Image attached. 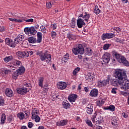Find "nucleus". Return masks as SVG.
Here are the masks:
<instances>
[{"instance_id":"f257e3e1","label":"nucleus","mask_w":129,"mask_h":129,"mask_svg":"<svg viewBox=\"0 0 129 129\" xmlns=\"http://www.w3.org/2000/svg\"><path fill=\"white\" fill-rule=\"evenodd\" d=\"M116 78L118 79L119 85H120L121 89L127 90L129 89V81L127 80L126 73L122 70H116L115 72Z\"/></svg>"},{"instance_id":"f03ea898","label":"nucleus","mask_w":129,"mask_h":129,"mask_svg":"<svg viewBox=\"0 0 129 129\" xmlns=\"http://www.w3.org/2000/svg\"><path fill=\"white\" fill-rule=\"evenodd\" d=\"M37 54L39 55L40 56L41 61L42 62H46L44 64V66L46 64H49V63L51 62V60H52V56H51V54H49L46 53H43V51L38 52Z\"/></svg>"},{"instance_id":"7ed1b4c3","label":"nucleus","mask_w":129,"mask_h":129,"mask_svg":"<svg viewBox=\"0 0 129 129\" xmlns=\"http://www.w3.org/2000/svg\"><path fill=\"white\" fill-rule=\"evenodd\" d=\"M112 54L115 56L116 60L119 62V63H122L124 65V66H128V61L125 58L124 56L118 54V53L116 52L115 51H113Z\"/></svg>"},{"instance_id":"20e7f679","label":"nucleus","mask_w":129,"mask_h":129,"mask_svg":"<svg viewBox=\"0 0 129 129\" xmlns=\"http://www.w3.org/2000/svg\"><path fill=\"white\" fill-rule=\"evenodd\" d=\"M72 52L74 55H83L84 54V47L82 44H77L75 47L73 48Z\"/></svg>"},{"instance_id":"39448f33","label":"nucleus","mask_w":129,"mask_h":129,"mask_svg":"<svg viewBox=\"0 0 129 129\" xmlns=\"http://www.w3.org/2000/svg\"><path fill=\"white\" fill-rule=\"evenodd\" d=\"M39 28L40 26L38 24L34 26L26 27L24 28V32L25 33H40V32H38Z\"/></svg>"},{"instance_id":"423d86ee","label":"nucleus","mask_w":129,"mask_h":129,"mask_svg":"<svg viewBox=\"0 0 129 129\" xmlns=\"http://www.w3.org/2000/svg\"><path fill=\"white\" fill-rule=\"evenodd\" d=\"M18 68L19 69L16 71L13 74L12 77L13 79H17L18 76L24 74V72H25V68L24 67H20Z\"/></svg>"},{"instance_id":"0eeeda50","label":"nucleus","mask_w":129,"mask_h":129,"mask_svg":"<svg viewBox=\"0 0 129 129\" xmlns=\"http://www.w3.org/2000/svg\"><path fill=\"white\" fill-rule=\"evenodd\" d=\"M32 118L34 119L36 122H40L41 119L40 118V116L38 115V114H39V110L37 109V108L33 109L32 110Z\"/></svg>"},{"instance_id":"6e6552de","label":"nucleus","mask_w":129,"mask_h":129,"mask_svg":"<svg viewBox=\"0 0 129 129\" xmlns=\"http://www.w3.org/2000/svg\"><path fill=\"white\" fill-rule=\"evenodd\" d=\"M96 116H97V112H95L93 115H92L91 119L93 122L94 123L95 125H98L99 124H101V119L99 118H96Z\"/></svg>"},{"instance_id":"1a4fd4ad","label":"nucleus","mask_w":129,"mask_h":129,"mask_svg":"<svg viewBox=\"0 0 129 129\" xmlns=\"http://www.w3.org/2000/svg\"><path fill=\"white\" fill-rule=\"evenodd\" d=\"M102 59L104 63H108L110 61V54L108 52L105 53L102 56Z\"/></svg>"},{"instance_id":"9d476101","label":"nucleus","mask_w":129,"mask_h":129,"mask_svg":"<svg viewBox=\"0 0 129 129\" xmlns=\"http://www.w3.org/2000/svg\"><path fill=\"white\" fill-rule=\"evenodd\" d=\"M12 65L13 66V67H15V68H19V67H22L23 66L22 62L17 59H14L13 61H12Z\"/></svg>"},{"instance_id":"9b49d317","label":"nucleus","mask_w":129,"mask_h":129,"mask_svg":"<svg viewBox=\"0 0 129 129\" xmlns=\"http://www.w3.org/2000/svg\"><path fill=\"white\" fill-rule=\"evenodd\" d=\"M113 37H114V34L113 33H103L102 36V39L103 41H104L105 39H111V38H113Z\"/></svg>"},{"instance_id":"f8f14e48","label":"nucleus","mask_w":129,"mask_h":129,"mask_svg":"<svg viewBox=\"0 0 129 129\" xmlns=\"http://www.w3.org/2000/svg\"><path fill=\"white\" fill-rule=\"evenodd\" d=\"M57 86L58 89L63 90V89H65L67 87V84L64 82H59L57 84Z\"/></svg>"},{"instance_id":"ddd939ff","label":"nucleus","mask_w":129,"mask_h":129,"mask_svg":"<svg viewBox=\"0 0 129 129\" xmlns=\"http://www.w3.org/2000/svg\"><path fill=\"white\" fill-rule=\"evenodd\" d=\"M79 17L84 19V21H85L86 23H88V20H89V18H90V14L85 12L84 15L81 14Z\"/></svg>"},{"instance_id":"4468645a","label":"nucleus","mask_w":129,"mask_h":129,"mask_svg":"<svg viewBox=\"0 0 129 129\" xmlns=\"http://www.w3.org/2000/svg\"><path fill=\"white\" fill-rule=\"evenodd\" d=\"M78 96L75 94H72L70 95L68 97V100L70 101V102H75L76 99H77Z\"/></svg>"},{"instance_id":"2eb2a0df","label":"nucleus","mask_w":129,"mask_h":129,"mask_svg":"<svg viewBox=\"0 0 129 129\" xmlns=\"http://www.w3.org/2000/svg\"><path fill=\"white\" fill-rule=\"evenodd\" d=\"M108 83H109V78L107 80H103L102 81L98 82V85L99 87H103L104 86H106Z\"/></svg>"},{"instance_id":"dca6fc26","label":"nucleus","mask_w":129,"mask_h":129,"mask_svg":"<svg viewBox=\"0 0 129 129\" xmlns=\"http://www.w3.org/2000/svg\"><path fill=\"white\" fill-rule=\"evenodd\" d=\"M18 93L19 94H22V95H24V94H26L27 92H29V89L27 88L23 87V88H19L17 90Z\"/></svg>"},{"instance_id":"f3484780","label":"nucleus","mask_w":129,"mask_h":129,"mask_svg":"<svg viewBox=\"0 0 129 129\" xmlns=\"http://www.w3.org/2000/svg\"><path fill=\"white\" fill-rule=\"evenodd\" d=\"M77 25L78 28H82V27L85 26V22H84V20H83L81 18H79L77 21Z\"/></svg>"},{"instance_id":"a211bd4d","label":"nucleus","mask_w":129,"mask_h":129,"mask_svg":"<svg viewBox=\"0 0 129 129\" xmlns=\"http://www.w3.org/2000/svg\"><path fill=\"white\" fill-rule=\"evenodd\" d=\"M17 116L19 119H24V118H28L29 116L27 113L20 112L17 114Z\"/></svg>"},{"instance_id":"6ab92c4d","label":"nucleus","mask_w":129,"mask_h":129,"mask_svg":"<svg viewBox=\"0 0 129 129\" xmlns=\"http://www.w3.org/2000/svg\"><path fill=\"white\" fill-rule=\"evenodd\" d=\"M67 123H68V120L67 119H63L58 121L56 123V125L58 126H64V125H66Z\"/></svg>"},{"instance_id":"aec40b11","label":"nucleus","mask_w":129,"mask_h":129,"mask_svg":"<svg viewBox=\"0 0 129 129\" xmlns=\"http://www.w3.org/2000/svg\"><path fill=\"white\" fill-rule=\"evenodd\" d=\"M109 81H110V85H112L113 86H118V85H119L118 83V80L116 79H110L109 80Z\"/></svg>"},{"instance_id":"412c9836","label":"nucleus","mask_w":129,"mask_h":129,"mask_svg":"<svg viewBox=\"0 0 129 129\" xmlns=\"http://www.w3.org/2000/svg\"><path fill=\"white\" fill-rule=\"evenodd\" d=\"M98 95V90L96 89H93L90 93V96L92 97H96Z\"/></svg>"},{"instance_id":"4be33fe9","label":"nucleus","mask_w":129,"mask_h":129,"mask_svg":"<svg viewBox=\"0 0 129 129\" xmlns=\"http://www.w3.org/2000/svg\"><path fill=\"white\" fill-rule=\"evenodd\" d=\"M5 94L8 97H13V95H14V92L11 89L7 88L5 91Z\"/></svg>"},{"instance_id":"5701e85b","label":"nucleus","mask_w":129,"mask_h":129,"mask_svg":"<svg viewBox=\"0 0 129 129\" xmlns=\"http://www.w3.org/2000/svg\"><path fill=\"white\" fill-rule=\"evenodd\" d=\"M105 110H110V111H114L115 110V107L113 105H110L109 106L103 108Z\"/></svg>"},{"instance_id":"b1692460","label":"nucleus","mask_w":129,"mask_h":129,"mask_svg":"<svg viewBox=\"0 0 129 129\" xmlns=\"http://www.w3.org/2000/svg\"><path fill=\"white\" fill-rule=\"evenodd\" d=\"M87 113L88 114H92V111H93V107L91 105H88L87 107Z\"/></svg>"},{"instance_id":"393cba45","label":"nucleus","mask_w":129,"mask_h":129,"mask_svg":"<svg viewBox=\"0 0 129 129\" xmlns=\"http://www.w3.org/2000/svg\"><path fill=\"white\" fill-rule=\"evenodd\" d=\"M38 83L40 87H44V77H39L38 81Z\"/></svg>"},{"instance_id":"a878e982","label":"nucleus","mask_w":129,"mask_h":129,"mask_svg":"<svg viewBox=\"0 0 129 129\" xmlns=\"http://www.w3.org/2000/svg\"><path fill=\"white\" fill-rule=\"evenodd\" d=\"M69 54L66 53V55L63 56V57L61 58V61L62 63H66L68 61V59H69Z\"/></svg>"},{"instance_id":"bb28decb","label":"nucleus","mask_w":129,"mask_h":129,"mask_svg":"<svg viewBox=\"0 0 129 129\" xmlns=\"http://www.w3.org/2000/svg\"><path fill=\"white\" fill-rule=\"evenodd\" d=\"M16 55L18 57H20L21 58H25L26 57V52L18 51L16 52Z\"/></svg>"},{"instance_id":"cd10ccee","label":"nucleus","mask_w":129,"mask_h":129,"mask_svg":"<svg viewBox=\"0 0 129 129\" xmlns=\"http://www.w3.org/2000/svg\"><path fill=\"white\" fill-rule=\"evenodd\" d=\"M41 88H43V91L42 92V94H44V95H46V94H47V91L49 90V88H48V85H44L43 86V87H41Z\"/></svg>"},{"instance_id":"c85d7f7f","label":"nucleus","mask_w":129,"mask_h":129,"mask_svg":"<svg viewBox=\"0 0 129 129\" xmlns=\"http://www.w3.org/2000/svg\"><path fill=\"white\" fill-rule=\"evenodd\" d=\"M14 59V57L12 55L7 56L4 58V61L5 63H8L10 61H12Z\"/></svg>"},{"instance_id":"c756f323","label":"nucleus","mask_w":129,"mask_h":129,"mask_svg":"<svg viewBox=\"0 0 129 129\" xmlns=\"http://www.w3.org/2000/svg\"><path fill=\"white\" fill-rule=\"evenodd\" d=\"M42 33H37V38L36 39L37 43H41L42 42Z\"/></svg>"},{"instance_id":"7c9ffc66","label":"nucleus","mask_w":129,"mask_h":129,"mask_svg":"<svg viewBox=\"0 0 129 129\" xmlns=\"http://www.w3.org/2000/svg\"><path fill=\"white\" fill-rule=\"evenodd\" d=\"M28 42L31 44L37 43V39L35 37H31L28 38Z\"/></svg>"},{"instance_id":"2f4dec72","label":"nucleus","mask_w":129,"mask_h":129,"mask_svg":"<svg viewBox=\"0 0 129 129\" xmlns=\"http://www.w3.org/2000/svg\"><path fill=\"white\" fill-rule=\"evenodd\" d=\"M94 12L95 14H96V15H98V14L100 13V12H101V11H100V9H99V8H98V6H96L95 7Z\"/></svg>"},{"instance_id":"473e14b6","label":"nucleus","mask_w":129,"mask_h":129,"mask_svg":"<svg viewBox=\"0 0 129 129\" xmlns=\"http://www.w3.org/2000/svg\"><path fill=\"white\" fill-rule=\"evenodd\" d=\"M6 114H3L1 117V124H4V123H5L6 121Z\"/></svg>"},{"instance_id":"72a5a7b5","label":"nucleus","mask_w":129,"mask_h":129,"mask_svg":"<svg viewBox=\"0 0 129 129\" xmlns=\"http://www.w3.org/2000/svg\"><path fill=\"white\" fill-rule=\"evenodd\" d=\"M62 106L63 107H64V108H66V109H67V108H69V107H70V104L66 102H63Z\"/></svg>"},{"instance_id":"f704fd0d","label":"nucleus","mask_w":129,"mask_h":129,"mask_svg":"<svg viewBox=\"0 0 129 129\" xmlns=\"http://www.w3.org/2000/svg\"><path fill=\"white\" fill-rule=\"evenodd\" d=\"M68 38H69V40H75V39H76V36L70 33H68Z\"/></svg>"},{"instance_id":"c9c22d12","label":"nucleus","mask_w":129,"mask_h":129,"mask_svg":"<svg viewBox=\"0 0 129 129\" xmlns=\"http://www.w3.org/2000/svg\"><path fill=\"white\" fill-rule=\"evenodd\" d=\"M85 122L88 125V126H90V127H92V126H93V124H92L91 120L87 119L85 120Z\"/></svg>"},{"instance_id":"e433bc0d","label":"nucleus","mask_w":129,"mask_h":129,"mask_svg":"<svg viewBox=\"0 0 129 129\" xmlns=\"http://www.w3.org/2000/svg\"><path fill=\"white\" fill-rule=\"evenodd\" d=\"M96 104L98 106H102L103 104H104V101L102 100H98L96 102Z\"/></svg>"},{"instance_id":"4c0bfd02","label":"nucleus","mask_w":129,"mask_h":129,"mask_svg":"<svg viewBox=\"0 0 129 129\" xmlns=\"http://www.w3.org/2000/svg\"><path fill=\"white\" fill-rule=\"evenodd\" d=\"M128 114H129L128 112L125 111L122 113L121 115L122 117H124V118H127V117H128Z\"/></svg>"},{"instance_id":"58836bf2","label":"nucleus","mask_w":129,"mask_h":129,"mask_svg":"<svg viewBox=\"0 0 129 129\" xmlns=\"http://www.w3.org/2000/svg\"><path fill=\"white\" fill-rule=\"evenodd\" d=\"M76 25V21H75V19H73L72 22L71 23V26L72 28H75V26Z\"/></svg>"},{"instance_id":"ea45409f","label":"nucleus","mask_w":129,"mask_h":129,"mask_svg":"<svg viewBox=\"0 0 129 129\" xmlns=\"http://www.w3.org/2000/svg\"><path fill=\"white\" fill-rule=\"evenodd\" d=\"M14 43L15 44H22L23 41H21L18 37H16L14 40Z\"/></svg>"},{"instance_id":"a19ab883","label":"nucleus","mask_w":129,"mask_h":129,"mask_svg":"<svg viewBox=\"0 0 129 129\" xmlns=\"http://www.w3.org/2000/svg\"><path fill=\"white\" fill-rule=\"evenodd\" d=\"M41 31L42 32V33H46L47 32V27L44 26L43 25H42L40 27Z\"/></svg>"},{"instance_id":"79ce46f5","label":"nucleus","mask_w":129,"mask_h":129,"mask_svg":"<svg viewBox=\"0 0 129 129\" xmlns=\"http://www.w3.org/2000/svg\"><path fill=\"white\" fill-rule=\"evenodd\" d=\"M111 123L114 125L117 124V119H116V118L114 117L112 118Z\"/></svg>"},{"instance_id":"37998d69","label":"nucleus","mask_w":129,"mask_h":129,"mask_svg":"<svg viewBox=\"0 0 129 129\" xmlns=\"http://www.w3.org/2000/svg\"><path fill=\"white\" fill-rule=\"evenodd\" d=\"M80 71V68H76L73 72V74L74 75H76L78 72Z\"/></svg>"},{"instance_id":"c03bdc74","label":"nucleus","mask_w":129,"mask_h":129,"mask_svg":"<svg viewBox=\"0 0 129 129\" xmlns=\"http://www.w3.org/2000/svg\"><path fill=\"white\" fill-rule=\"evenodd\" d=\"M32 55H33V51H28L25 52L26 57H29V56H32Z\"/></svg>"},{"instance_id":"a18cd8bd","label":"nucleus","mask_w":129,"mask_h":129,"mask_svg":"<svg viewBox=\"0 0 129 129\" xmlns=\"http://www.w3.org/2000/svg\"><path fill=\"white\" fill-rule=\"evenodd\" d=\"M111 45L109 44H105L103 47L104 50H108V49L110 47Z\"/></svg>"},{"instance_id":"49530a36","label":"nucleus","mask_w":129,"mask_h":129,"mask_svg":"<svg viewBox=\"0 0 129 129\" xmlns=\"http://www.w3.org/2000/svg\"><path fill=\"white\" fill-rule=\"evenodd\" d=\"M86 54L90 55L92 54V50L90 48H87V50L86 51Z\"/></svg>"},{"instance_id":"de8ad7c7","label":"nucleus","mask_w":129,"mask_h":129,"mask_svg":"<svg viewBox=\"0 0 129 129\" xmlns=\"http://www.w3.org/2000/svg\"><path fill=\"white\" fill-rule=\"evenodd\" d=\"M19 40L23 42V40H24L25 36L23 35V34H19L18 37Z\"/></svg>"},{"instance_id":"09e8293b","label":"nucleus","mask_w":129,"mask_h":129,"mask_svg":"<svg viewBox=\"0 0 129 129\" xmlns=\"http://www.w3.org/2000/svg\"><path fill=\"white\" fill-rule=\"evenodd\" d=\"M22 47H24V48H27L28 46V42L27 41H23L21 43Z\"/></svg>"},{"instance_id":"8fccbe9b","label":"nucleus","mask_w":129,"mask_h":129,"mask_svg":"<svg viewBox=\"0 0 129 129\" xmlns=\"http://www.w3.org/2000/svg\"><path fill=\"white\" fill-rule=\"evenodd\" d=\"M6 43L7 45H9L11 43L12 40H10V38H7L5 39Z\"/></svg>"},{"instance_id":"3c124183","label":"nucleus","mask_w":129,"mask_h":129,"mask_svg":"<svg viewBox=\"0 0 129 129\" xmlns=\"http://www.w3.org/2000/svg\"><path fill=\"white\" fill-rule=\"evenodd\" d=\"M120 94L123 96H127V95H128V93L126 92H120Z\"/></svg>"},{"instance_id":"603ef678","label":"nucleus","mask_w":129,"mask_h":129,"mask_svg":"<svg viewBox=\"0 0 129 129\" xmlns=\"http://www.w3.org/2000/svg\"><path fill=\"white\" fill-rule=\"evenodd\" d=\"M50 27L52 30H55V29H57V24L54 23L53 24H51Z\"/></svg>"},{"instance_id":"864d4df0","label":"nucleus","mask_w":129,"mask_h":129,"mask_svg":"<svg viewBox=\"0 0 129 129\" xmlns=\"http://www.w3.org/2000/svg\"><path fill=\"white\" fill-rule=\"evenodd\" d=\"M5 105V100L4 99H0V106Z\"/></svg>"},{"instance_id":"5fc2aeb1","label":"nucleus","mask_w":129,"mask_h":129,"mask_svg":"<svg viewBox=\"0 0 129 129\" xmlns=\"http://www.w3.org/2000/svg\"><path fill=\"white\" fill-rule=\"evenodd\" d=\"M46 8L47 9H51L52 8V4L51 3H46Z\"/></svg>"},{"instance_id":"6e6d98bb","label":"nucleus","mask_w":129,"mask_h":129,"mask_svg":"<svg viewBox=\"0 0 129 129\" xmlns=\"http://www.w3.org/2000/svg\"><path fill=\"white\" fill-rule=\"evenodd\" d=\"M33 126H34V123H33V122H28V127H29V128H32V127H33Z\"/></svg>"},{"instance_id":"4d7b16f0","label":"nucleus","mask_w":129,"mask_h":129,"mask_svg":"<svg viewBox=\"0 0 129 129\" xmlns=\"http://www.w3.org/2000/svg\"><path fill=\"white\" fill-rule=\"evenodd\" d=\"M25 21V22H27V23H33V22H34V19L30 18L29 19H27Z\"/></svg>"},{"instance_id":"13d9d810","label":"nucleus","mask_w":129,"mask_h":129,"mask_svg":"<svg viewBox=\"0 0 129 129\" xmlns=\"http://www.w3.org/2000/svg\"><path fill=\"white\" fill-rule=\"evenodd\" d=\"M13 43L14 42L12 41L11 43L8 46H10V47H12V48H15V47H16V44Z\"/></svg>"},{"instance_id":"bf43d9fd","label":"nucleus","mask_w":129,"mask_h":129,"mask_svg":"<svg viewBox=\"0 0 129 129\" xmlns=\"http://www.w3.org/2000/svg\"><path fill=\"white\" fill-rule=\"evenodd\" d=\"M111 92L113 94H116V88H112L111 90Z\"/></svg>"},{"instance_id":"052dcab7","label":"nucleus","mask_w":129,"mask_h":129,"mask_svg":"<svg viewBox=\"0 0 129 129\" xmlns=\"http://www.w3.org/2000/svg\"><path fill=\"white\" fill-rule=\"evenodd\" d=\"M115 30L117 32V33H120V28L117 27L115 28Z\"/></svg>"},{"instance_id":"680f3d73","label":"nucleus","mask_w":129,"mask_h":129,"mask_svg":"<svg viewBox=\"0 0 129 129\" xmlns=\"http://www.w3.org/2000/svg\"><path fill=\"white\" fill-rule=\"evenodd\" d=\"M8 120L9 122H11L13 120V117L12 116L9 117L8 118Z\"/></svg>"},{"instance_id":"e2e57ef3","label":"nucleus","mask_w":129,"mask_h":129,"mask_svg":"<svg viewBox=\"0 0 129 129\" xmlns=\"http://www.w3.org/2000/svg\"><path fill=\"white\" fill-rule=\"evenodd\" d=\"M15 22L16 23H23V20H21V19H16V21Z\"/></svg>"},{"instance_id":"0e129e2a","label":"nucleus","mask_w":129,"mask_h":129,"mask_svg":"<svg viewBox=\"0 0 129 129\" xmlns=\"http://www.w3.org/2000/svg\"><path fill=\"white\" fill-rule=\"evenodd\" d=\"M25 86H26V87H31V84H29L28 83H26L24 84Z\"/></svg>"},{"instance_id":"69168bd1","label":"nucleus","mask_w":129,"mask_h":129,"mask_svg":"<svg viewBox=\"0 0 129 129\" xmlns=\"http://www.w3.org/2000/svg\"><path fill=\"white\" fill-rule=\"evenodd\" d=\"M9 20L11 21V22H16V19L14 18H9Z\"/></svg>"},{"instance_id":"338daca9","label":"nucleus","mask_w":129,"mask_h":129,"mask_svg":"<svg viewBox=\"0 0 129 129\" xmlns=\"http://www.w3.org/2000/svg\"><path fill=\"white\" fill-rule=\"evenodd\" d=\"M10 72V70H5L3 72V73H4L5 74H8L9 72Z\"/></svg>"},{"instance_id":"774afa93","label":"nucleus","mask_w":129,"mask_h":129,"mask_svg":"<svg viewBox=\"0 0 129 129\" xmlns=\"http://www.w3.org/2000/svg\"><path fill=\"white\" fill-rule=\"evenodd\" d=\"M21 129H28V127H27L26 126H22Z\"/></svg>"}]
</instances>
